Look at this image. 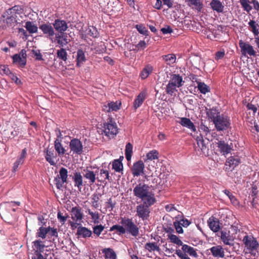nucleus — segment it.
Returning a JSON list of instances; mask_svg holds the SVG:
<instances>
[{
	"label": "nucleus",
	"mask_w": 259,
	"mask_h": 259,
	"mask_svg": "<svg viewBox=\"0 0 259 259\" xmlns=\"http://www.w3.org/2000/svg\"><path fill=\"white\" fill-rule=\"evenodd\" d=\"M196 140L197 141L198 146L200 149L202 153L204 154H208L209 150L208 140H207L206 141H205L201 136V135H200V136H198Z\"/></svg>",
	"instance_id": "15"
},
{
	"label": "nucleus",
	"mask_w": 259,
	"mask_h": 259,
	"mask_svg": "<svg viewBox=\"0 0 259 259\" xmlns=\"http://www.w3.org/2000/svg\"><path fill=\"white\" fill-rule=\"evenodd\" d=\"M243 241L245 245V247L250 250H253L257 249L258 246V243L256 240L252 236L246 235L244 237Z\"/></svg>",
	"instance_id": "9"
},
{
	"label": "nucleus",
	"mask_w": 259,
	"mask_h": 259,
	"mask_svg": "<svg viewBox=\"0 0 259 259\" xmlns=\"http://www.w3.org/2000/svg\"><path fill=\"white\" fill-rule=\"evenodd\" d=\"M14 63H18L20 66L24 67L26 64V59L22 58L20 55L15 54L13 56Z\"/></svg>",
	"instance_id": "38"
},
{
	"label": "nucleus",
	"mask_w": 259,
	"mask_h": 259,
	"mask_svg": "<svg viewBox=\"0 0 259 259\" xmlns=\"http://www.w3.org/2000/svg\"><path fill=\"white\" fill-rule=\"evenodd\" d=\"M39 28L47 37H51L55 35L54 28L51 23H43L39 25Z\"/></svg>",
	"instance_id": "13"
},
{
	"label": "nucleus",
	"mask_w": 259,
	"mask_h": 259,
	"mask_svg": "<svg viewBox=\"0 0 259 259\" xmlns=\"http://www.w3.org/2000/svg\"><path fill=\"white\" fill-rule=\"evenodd\" d=\"M181 246V249H177L176 250V253L180 258L190 259L188 254L195 258L197 257L198 254L193 247L184 244Z\"/></svg>",
	"instance_id": "2"
},
{
	"label": "nucleus",
	"mask_w": 259,
	"mask_h": 259,
	"mask_svg": "<svg viewBox=\"0 0 259 259\" xmlns=\"http://www.w3.org/2000/svg\"><path fill=\"white\" fill-rule=\"evenodd\" d=\"M142 199L144 202V205L148 207L153 205L156 202L154 194L149 192H148Z\"/></svg>",
	"instance_id": "23"
},
{
	"label": "nucleus",
	"mask_w": 259,
	"mask_h": 259,
	"mask_svg": "<svg viewBox=\"0 0 259 259\" xmlns=\"http://www.w3.org/2000/svg\"><path fill=\"white\" fill-rule=\"evenodd\" d=\"M139 32L143 35H148V31L143 24H138L135 25Z\"/></svg>",
	"instance_id": "53"
},
{
	"label": "nucleus",
	"mask_w": 259,
	"mask_h": 259,
	"mask_svg": "<svg viewBox=\"0 0 259 259\" xmlns=\"http://www.w3.org/2000/svg\"><path fill=\"white\" fill-rule=\"evenodd\" d=\"M121 102H108L102 106L103 111L107 112L118 111L121 107Z\"/></svg>",
	"instance_id": "12"
},
{
	"label": "nucleus",
	"mask_w": 259,
	"mask_h": 259,
	"mask_svg": "<svg viewBox=\"0 0 259 259\" xmlns=\"http://www.w3.org/2000/svg\"><path fill=\"white\" fill-rule=\"evenodd\" d=\"M144 164L142 160L135 163L132 168V174L134 177L140 176L144 172Z\"/></svg>",
	"instance_id": "17"
},
{
	"label": "nucleus",
	"mask_w": 259,
	"mask_h": 259,
	"mask_svg": "<svg viewBox=\"0 0 259 259\" xmlns=\"http://www.w3.org/2000/svg\"><path fill=\"white\" fill-rule=\"evenodd\" d=\"M197 88L200 92L203 94H205L206 93L210 92V89L208 86H207L204 82L200 81L197 82Z\"/></svg>",
	"instance_id": "48"
},
{
	"label": "nucleus",
	"mask_w": 259,
	"mask_h": 259,
	"mask_svg": "<svg viewBox=\"0 0 259 259\" xmlns=\"http://www.w3.org/2000/svg\"><path fill=\"white\" fill-rule=\"evenodd\" d=\"M123 158V157H120L119 159L114 160L112 163V168L117 172H119L122 169L123 165L120 159Z\"/></svg>",
	"instance_id": "45"
},
{
	"label": "nucleus",
	"mask_w": 259,
	"mask_h": 259,
	"mask_svg": "<svg viewBox=\"0 0 259 259\" xmlns=\"http://www.w3.org/2000/svg\"><path fill=\"white\" fill-rule=\"evenodd\" d=\"M177 87L169 82L166 86V92L167 94L172 95L176 91Z\"/></svg>",
	"instance_id": "56"
},
{
	"label": "nucleus",
	"mask_w": 259,
	"mask_h": 259,
	"mask_svg": "<svg viewBox=\"0 0 259 259\" xmlns=\"http://www.w3.org/2000/svg\"><path fill=\"white\" fill-rule=\"evenodd\" d=\"M23 10L20 6L15 5L7 10L0 19V28L3 30L11 29L14 32L15 27L20 23L18 17L23 14Z\"/></svg>",
	"instance_id": "1"
},
{
	"label": "nucleus",
	"mask_w": 259,
	"mask_h": 259,
	"mask_svg": "<svg viewBox=\"0 0 259 259\" xmlns=\"http://www.w3.org/2000/svg\"><path fill=\"white\" fill-rule=\"evenodd\" d=\"M209 5L213 11L218 13H222L224 11V6L219 0H211Z\"/></svg>",
	"instance_id": "22"
},
{
	"label": "nucleus",
	"mask_w": 259,
	"mask_h": 259,
	"mask_svg": "<svg viewBox=\"0 0 259 259\" xmlns=\"http://www.w3.org/2000/svg\"><path fill=\"white\" fill-rule=\"evenodd\" d=\"M218 147L220 152L224 155L230 153L232 150V147L224 141H219L218 143Z\"/></svg>",
	"instance_id": "26"
},
{
	"label": "nucleus",
	"mask_w": 259,
	"mask_h": 259,
	"mask_svg": "<svg viewBox=\"0 0 259 259\" xmlns=\"http://www.w3.org/2000/svg\"><path fill=\"white\" fill-rule=\"evenodd\" d=\"M67 169L64 167H61L59 170L58 178H55L54 180L57 189H61L63 187V185L65 183H67Z\"/></svg>",
	"instance_id": "7"
},
{
	"label": "nucleus",
	"mask_w": 259,
	"mask_h": 259,
	"mask_svg": "<svg viewBox=\"0 0 259 259\" xmlns=\"http://www.w3.org/2000/svg\"><path fill=\"white\" fill-rule=\"evenodd\" d=\"M24 27L26 29V31L30 34L35 33L38 31V27L32 21H27Z\"/></svg>",
	"instance_id": "33"
},
{
	"label": "nucleus",
	"mask_w": 259,
	"mask_h": 259,
	"mask_svg": "<svg viewBox=\"0 0 259 259\" xmlns=\"http://www.w3.org/2000/svg\"><path fill=\"white\" fill-rule=\"evenodd\" d=\"M163 60L168 64H173L176 60V56L174 54H168L162 56Z\"/></svg>",
	"instance_id": "51"
},
{
	"label": "nucleus",
	"mask_w": 259,
	"mask_h": 259,
	"mask_svg": "<svg viewBox=\"0 0 259 259\" xmlns=\"http://www.w3.org/2000/svg\"><path fill=\"white\" fill-rule=\"evenodd\" d=\"M49 228L48 227H44L41 226L37 230L35 237L36 238H40L42 239H45L46 238L47 234L49 232Z\"/></svg>",
	"instance_id": "32"
},
{
	"label": "nucleus",
	"mask_w": 259,
	"mask_h": 259,
	"mask_svg": "<svg viewBox=\"0 0 259 259\" xmlns=\"http://www.w3.org/2000/svg\"><path fill=\"white\" fill-rule=\"evenodd\" d=\"M240 2L243 10L247 12H249L252 9L250 5V4H251V0H240Z\"/></svg>",
	"instance_id": "46"
},
{
	"label": "nucleus",
	"mask_w": 259,
	"mask_h": 259,
	"mask_svg": "<svg viewBox=\"0 0 259 259\" xmlns=\"http://www.w3.org/2000/svg\"><path fill=\"white\" fill-rule=\"evenodd\" d=\"M71 218L75 221H80L83 218V213L81 211V208L79 206L73 207L71 208Z\"/></svg>",
	"instance_id": "19"
},
{
	"label": "nucleus",
	"mask_w": 259,
	"mask_h": 259,
	"mask_svg": "<svg viewBox=\"0 0 259 259\" xmlns=\"http://www.w3.org/2000/svg\"><path fill=\"white\" fill-rule=\"evenodd\" d=\"M116 203L115 200H114L112 198H110L107 200V201L105 202V206L106 210H108L109 212H111L113 210V208L115 207Z\"/></svg>",
	"instance_id": "47"
},
{
	"label": "nucleus",
	"mask_w": 259,
	"mask_h": 259,
	"mask_svg": "<svg viewBox=\"0 0 259 259\" xmlns=\"http://www.w3.org/2000/svg\"><path fill=\"white\" fill-rule=\"evenodd\" d=\"M70 152L73 154L81 155L83 152V146L82 142L77 138L71 139L69 142Z\"/></svg>",
	"instance_id": "5"
},
{
	"label": "nucleus",
	"mask_w": 259,
	"mask_h": 259,
	"mask_svg": "<svg viewBox=\"0 0 259 259\" xmlns=\"http://www.w3.org/2000/svg\"><path fill=\"white\" fill-rule=\"evenodd\" d=\"M180 123L183 126L186 127L192 131H196L195 126L193 123L190 120L189 118L183 117L181 118Z\"/></svg>",
	"instance_id": "31"
},
{
	"label": "nucleus",
	"mask_w": 259,
	"mask_h": 259,
	"mask_svg": "<svg viewBox=\"0 0 259 259\" xmlns=\"http://www.w3.org/2000/svg\"><path fill=\"white\" fill-rule=\"evenodd\" d=\"M0 73L2 75H10L11 74V71L8 66L5 65H0Z\"/></svg>",
	"instance_id": "57"
},
{
	"label": "nucleus",
	"mask_w": 259,
	"mask_h": 259,
	"mask_svg": "<svg viewBox=\"0 0 259 259\" xmlns=\"http://www.w3.org/2000/svg\"><path fill=\"white\" fill-rule=\"evenodd\" d=\"M213 123L218 131L227 130L230 124L228 117L223 114L219 116V117L213 121Z\"/></svg>",
	"instance_id": "6"
},
{
	"label": "nucleus",
	"mask_w": 259,
	"mask_h": 259,
	"mask_svg": "<svg viewBox=\"0 0 259 259\" xmlns=\"http://www.w3.org/2000/svg\"><path fill=\"white\" fill-rule=\"evenodd\" d=\"M73 180L74 182L75 186L77 187L78 188H81L82 186V177L80 172H75L74 173Z\"/></svg>",
	"instance_id": "36"
},
{
	"label": "nucleus",
	"mask_w": 259,
	"mask_h": 259,
	"mask_svg": "<svg viewBox=\"0 0 259 259\" xmlns=\"http://www.w3.org/2000/svg\"><path fill=\"white\" fill-rule=\"evenodd\" d=\"M174 225L176 230V231L178 233H182L183 232V229L182 227L181 223L179 222H175L174 223Z\"/></svg>",
	"instance_id": "64"
},
{
	"label": "nucleus",
	"mask_w": 259,
	"mask_h": 259,
	"mask_svg": "<svg viewBox=\"0 0 259 259\" xmlns=\"http://www.w3.org/2000/svg\"><path fill=\"white\" fill-rule=\"evenodd\" d=\"M111 179L108 170L98 168L97 170V180L101 183H106V180Z\"/></svg>",
	"instance_id": "11"
},
{
	"label": "nucleus",
	"mask_w": 259,
	"mask_h": 259,
	"mask_svg": "<svg viewBox=\"0 0 259 259\" xmlns=\"http://www.w3.org/2000/svg\"><path fill=\"white\" fill-rule=\"evenodd\" d=\"M76 234L79 237L85 238L91 237L92 232L87 228L80 226L77 228Z\"/></svg>",
	"instance_id": "28"
},
{
	"label": "nucleus",
	"mask_w": 259,
	"mask_h": 259,
	"mask_svg": "<svg viewBox=\"0 0 259 259\" xmlns=\"http://www.w3.org/2000/svg\"><path fill=\"white\" fill-rule=\"evenodd\" d=\"M167 236L168 238L172 243L176 244L178 246H181L183 244V242L179 239V238L175 235L169 234Z\"/></svg>",
	"instance_id": "49"
},
{
	"label": "nucleus",
	"mask_w": 259,
	"mask_h": 259,
	"mask_svg": "<svg viewBox=\"0 0 259 259\" xmlns=\"http://www.w3.org/2000/svg\"><path fill=\"white\" fill-rule=\"evenodd\" d=\"M61 142V140H55L54 141V148L56 152L57 153L58 156L61 157L65 154L66 150L63 146Z\"/></svg>",
	"instance_id": "24"
},
{
	"label": "nucleus",
	"mask_w": 259,
	"mask_h": 259,
	"mask_svg": "<svg viewBox=\"0 0 259 259\" xmlns=\"http://www.w3.org/2000/svg\"><path fill=\"white\" fill-rule=\"evenodd\" d=\"M83 177L88 180L89 184L92 185L95 183L97 180V170L94 171L88 168L83 169Z\"/></svg>",
	"instance_id": "16"
},
{
	"label": "nucleus",
	"mask_w": 259,
	"mask_h": 259,
	"mask_svg": "<svg viewBox=\"0 0 259 259\" xmlns=\"http://www.w3.org/2000/svg\"><path fill=\"white\" fill-rule=\"evenodd\" d=\"M88 213L92 217V219L94 220L95 223L99 219V214L98 212H94L92 211L90 209L88 210Z\"/></svg>",
	"instance_id": "62"
},
{
	"label": "nucleus",
	"mask_w": 259,
	"mask_h": 259,
	"mask_svg": "<svg viewBox=\"0 0 259 259\" xmlns=\"http://www.w3.org/2000/svg\"><path fill=\"white\" fill-rule=\"evenodd\" d=\"M32 243L34 246L37 249L36 251H38L39 252L43 251L45 245L40 240H36L33 241Z\"/></svg>",
	"instance_id": "50"
},
{
	"label": "nucleus",
	"mask_w": 259,
	"mask_h": 259,
	"mask_svg": "<svg viewBox=\"0 0 259 259\" xmlns=\"http://www.w3.org/2000/svg\"><path fill=\"white\" fill-rule=\"evenodd\" d=\"M121 226L124 227L126 232H130V219L122 218L120 222Z\"/></svg>",
	"instance_id": "54"
},
{
	"label": "nucleus",
	"mask_w": 259,
	"mask_h": 259,
	"mask_svg": "<svg viewBox=\"0 0 259 259\" xmlns=\"http://www.w3.org/2000/svg\"><path fill=\"white\" fill-rule=\"evenodd\" d=\"M44 155L46 161L52 166H55L59 160L57 153L52 148H45L44 150Z\"/></svg>",
	"instance_id": "4"
},
{
	"label": "nucleus",
	"mask_w": 259,
	"mask_h": 259,
	"mask_svg": "<svg viewBox=\"0 0 259 259\" xmlns=\"http://www.w3.org/2000/svg\"><path fill=\"white\" fill-rule=\"evenodd\" d=\"M207 114L209 118H211L213 122L219 116H220V112L215 108H212L207 111Z\"/></svg>",
	"instance_id": "40"
},
{
	"label": "nucleus",
	"mask_w": 259,
	"mask_h": 259,
	"mask_svg": "<svg viewBox=\"0 0 259 259\" xmlns=\"http://www.w3.org/2000/svg\"><path fill=\"white\" fill-rule=\"evenodd\" d=\"M149 186L145 184H140L134 188V193L135 196L142 199L149 192Z\"/></svg>",
	"instance_id": "14"
},
{
	"label": "nucleus",
	"mask_w": 259,
	"mask_h": 259,
	"mask_svg": "<svg viewBox=\"0 0 259 259\" xmlns=\"http://www.w3.org/2000/svg\"><path fill=\"white\" fill-rule=\"evenodd\" d=\"M103 132L105 135L110 139L113 138L117 134V125L111 118H108L107 121L104 123Z\"/></svg>",
	"instance_id": "3"
},
{
	"label": "nucleus",
	"mask_w": 259,
	"mask_h": 259,
	"mask_svg": "<svg viewBox=\"0 0 259 259\" xmlns=\"http://www.w3.org/2000/svg\"><path fill=\"white\" fill-rule=\"evenodd\" d=\"M86 60L85 52L82 49H78L76 56L77 66H81L86 61Z\"/></svg>",
	"instance_id": "27"
},
{
	"label": "nucleus",
	"mask_w": 259,
	"mask_h": 259,
	"mask_svg": "<svg viewBox=\"0 0 259 259\" xmlns=\"http://www.w3.org/2000/svg\"><path fill=\"white\" fill-rule=\"evenodd\" d=\"M26 155L27 149L26 148H24L22 150L20 155L18 157L14 163L13 171H16L19 167V165L23 164L25 161V159L26 157Z\"/></svg>",
	"instance_id": "21"
},
{
	"label": "nucleus",
	"mask_w": 259,
	"mask_h": 259,
	"mask_svg": "<svg viewBox=\"0 0 259 259\" xmlns=\"http://www.w3.org/2000/svg\"><path fill=\"white\" fill-rule=\"evenodd\" d=\"M149 207L146 205H139L137 208V211L139 217L143 220L147 219L150 213Z\"/></svg>",
	"instance_id": "20"
},
{
	"label": "nucleus",
	"mask_w": 259,
	"mask_h": 259,
	"mask_svg": "<svg viewBox=\"0 0 259 259\" xmlns=\"http://www.w3.org/2000/svg\"><path fill=\"white\" fill-rule=\"evenodd\" d=\"M64 34H65L64 33V32L62 33H57L56 34L55 37H56L57 42L59 45L60 47H63V44H65V43L62 42V38Z\"/></svg>",
	"instance_id": "61"
},
{
	"label": "nucleus",
	"mask_w": 259,
	"mask_h": 259,
	"mask_svg": "<svg viewBox=\"0 0 259 259\" xmlns=\"http://www.w3.org/2000/svg\"><path fill=\"white\" fill-rule=\"evenodd\" d=\"M114 231H116V233L119 235L123 234L126 232L124 227L118 225H113L109 229L110 232Z\"/></svg>",
	"instance_id": "43"
},
{
	"label": "nucleus",
	"mask_w": 259,
	"mask_h": 259,
	"mask_svg": "<svg viewBox=\"0 0 259 259\" xmlns=\"http://www.w3.org/2000/svg\"><path fill=\"white\" fill-rule=\"evenodd\" d=\"M53 25L55 30L60 33H63L68 28L67 23L64 20L56 19Z\"/></svg>",
	"instance_id": "18"
},
{
	"label": "nucleus",
	"mask_w": 259,
	"mask_h": 259,
	"mask_svg": "<svg viewBox=\"0 0 259 259\" xmlns=\"http://www.w3.org/2000/svg\"><path fill=\"white\" fill-rule=\"evenodd\" d=\"M239 46L243 55L245 56L246 54H248L250 56H256V52L254 50L253 47L251 45L244 42L242 40H240Z\"/></svg>",
	"instance_id": "8"
},
{
	"label": "nucleus",
	"mask_w": 259,
	"mask_h": 259,
	"mask_svg": "<svg viewBox=\"0 0 259 259\" xmlns=\"http://www.w3.org/2000/svg\"><path fill=\"white\" fill-rule=\"evenodd\" d=\"M208 224L210 229L214 232H218L220 229L219 221L213 217H210L208 220Z\"/></svg>",
	"instance_id": "25"
},
{
	"label": "nucleus",
	"mask_w": 259,
	"mask_h": 259,
	"mask_svg": "<svg viewBox=\"0 0 259 259\" xmlns=\"http://www.w3.org/2000/svg\"><path fill=\"white\" fill-rule=\"evenodd\" d=\"M239 163V159L231 156L227 159L226 165H229L230 168L234 169Z\"/></svg>",
	"instance_id": "41"
},
{
	"label": "nucleus",
	"mask_w": 259,
	"mask_h": 259,
	"mask_svg": "<svg viewBox=\"0 0 259 259\" xmlns=\"http://www.w3.org/2000/svg\"><path fill=\"white\" fill-rule=\"evenodd\" d=\"M158 153L156 151H151L147 153V157L148 159L153 160L158 159Z\"/></svg>",
	"instance_id": "60"
},
{
	"label": "nucleus",
	"mask_w": 259,
	"mask_h": 259,
	"mask_svg": "<svg viewBox=\"0 0 259 259\" xmlns=\"http://www.w3.org/2000/svg\"><path fill=\"white\" fill-rule=\"evenodd\" d=\"M188 5L190 7H193L198 11H200L203 8V4L200 2L199 0H186Z\"/></svg>",
	"instance_id": "35"
},
{
	"label": "nucleus",
	"mask_w": 259,
	"mask_h": 259,
	"mask_svg": "<svg viewBox=\"0 0 259 259\" xmlns=\"http://www.w3.org/2000/svg\"><path fill=\"white\" fill-rule=\"evenodd\" d=\"M131 234L137 236L139 234V228L131 221Z\"/></svg>",
	"instance_id": "58"
},
{
	"label": "nucleus",
	"mask_w": 259,
	"mask_h": 259,
	"mask_svg": "<svg viewBox=\"0 0 259 259\" xmlns=\"http://www.w3.org/2000/svg\"><path fill=\"white\" fill-rule=\"evenodd\" d=\"M145 248L149 252H152L154 251L159 252L160 250L159 247L157 245V244L156 242L146 243L145 245Z\"/></svg>",
	"instance_id": "42"
},
{
	"label": "nucleus",
	"mask_w": 259,
	"mask_h": 259,
	"mask_svg": "<svg viewBox=\"0 0 259 259\" xmlns=\"http://www.w3.org/2000/svg\"><path fill=\"white\" fill-rule=\"evenodd\" d=\"M102 195L100 193H94L91 197L92 206L95 208H98L99 206V201Z\"/></svg>",
	"instance_id": "39"
},
{
	"label": "nucleus",
	"mask_w": 259,
	"mask_h": 259,
	"mask_svg": "<svg viewBox=\"0 0 259 259\" xmlns=\"http://www.w3.org/2000/svg\"><path fill=\"white\" fill-rule=\"evenodd\" d=\"M104 226L102 225H97L93 227V233L99 236L104 229Z\"/></svg>",
	"instance_id": "55"
},
{
	"label": "nucleus",
	"mask_w": 259,
	"mask_h": 259,
	"mask_svg": "<svg viewBox=\"0 0 259 259\" xmlns=\"http://www.w3.org/2000/svg\"><path fill=\"white\" fill-rule=\"evenodd\" d=\"M48 228L50 229L49 232L48 233L51 236H54L56 238L58 237V233L56 228H52L50 226H49Z\"/></svg>",
	"instance_id": "63"
},
{
	"label": "nucleus",
	"mask_w": 259,
	"mask_h": 259,
	"mask_svg": "<svg viewBox=\"0 0 259 259\" xmlns=\"http://www.w3.org/2000/svg\"><path fill=\"white\" fill-rule=\"evenodd\" d=\"M221 238L224 243L226 245L232 246L233 245L234 239L230 235L229 233L226 232L222 231Z\"/></svg>",
	"instance_id": "30"
},
{
	"label": "nucleus",
	"mask_w": 259,
	"mask_h": 259,
	"mask_svg": "<svg viewBox=\"0 0 259 259\" xmlns=\"http://www.w3.org/2000/svg\"><path fill=\"white\" fill-rule=\"evenodd\" d=\"M248 25L252 28V32L255 35H257L259 34L258 29L257 27H259L258 24H256L255 22L253 20H250Z\"/></svg>",
	"instance_id": "52"
},
{
	"label": "nucleus",
	"mask_w": 259,
	"mask_h": 259,
	"mask_svg": "<svg viewBox=\"0 0 259 259\" xmlns=\"http://www.w3.org/2000/svg\"><path fill=\"white\" fill-rule=\"evenodd\" d=\"M102 253L104 254V256L106 258H116V254L115 251L110 248L103 249L102 250Z\"/></svg>",
	"instance_id": "37"
},
{
	"label": "nucleus",
	"mask_w": 259,
	"mask_h": 259,
	"mask_svg": "<svg viewBox=\"0 0 259 259\" xmlns=\"http://www.w3.org/2000/svg\"><path fill=\"white\" fill-rule=\"evenodd\" d=\"M89 29L88 33L89 35L94 38H97L99 36V33L95 27H92L91 28H89Z\"/></svg>",
	"instance_id": "59"
},
{
	"label": "nucleus",
	"mask_w": 259,
	"mask_h": 259,
	"mask_svg": "<svg viewBox=\"0 0 259 259\" xmlns=\"http://www.w3.org/2000/svg\"><path fill=\"white\" fill-rule=\"evenodd\" d=\"M207 253H211L212 256L217 258H222L225 256L224 249L221 245H217L207 250Z\"/></svg>",
	"instance_id": "10"
},
{
	"label": "nucleus",
	"mask_w": 259,
	"mask_h": 259,
	"mask_svg": "<svg viewBox=\"0 0 259 259\" xmlns=\"http://www.w3.org/2000/svg\"><path fill=\"white\" fill-rule=\"evenodd\" d=\"M146 93L142 92L140 93L138 96H137L134 102L133 107L135 109H137L143 103L146 99Z\"/></svg>",
	"instance_id": "29"
},
{
	"label": "nucleus",
	"mask_w": 259,
	"mask_h": 259,
	"mask_svg": "<svg viewBox=\"0 0 259 259\" xmlns=\"http://www.w3.org/2000/svg\"><path fill=\"white\" fill-rule=\"evenodd\" d=\"M57 57L59 59L66 61L67 60V53L65 49L61 48L57 51Z\"/></svg>",
	"instance_id": "44"
},
{
	"label": "nucleus",
	"mask_w": 259,
	"mask_h": 259,
	"mask_svg": "<svg viewBox=\"0 0 259 259\" xmlns=\"http://www.w3.org/2000/svg\"><path fill=\"white\" fill-rule=\"evenodd\" d=\"M182 78L180 75L172 74L169 82L176 87L179 88L182 85Z\"/></svg>",
	"instance_id": "34"
}]
</instances>
